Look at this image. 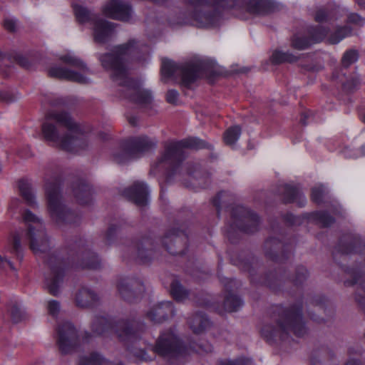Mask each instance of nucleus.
I'll list each match as a JSON object with an SVG mask.
<instances>
[{"instance_id": "7", "label": "nucleus", "mask_w": 365, "mask_h": 365, "mask_svg": "<svg viewBox=\"0 0 365 365\" xmlns=\"http://www.w3.org/2000/svg\"><path fill=\"white\" fill-rule=\"evenodd\" d=\"M74 14L76 18L81 22L85 23L91 21L93 24V35L94 41L98 43H104L108 41L113 34V24L97 19L94 15L90 13L84 6L81 5H74Z\"/></svg>"}, {"instance_id": "42", "label": "nucleus", "mask_w": 365, "mask_h": 365, "mask_svg": "<svg viewBox=\"0 0 365 365\" xmlns=\"http://www.w3.org/2000/svg\"><path fill=\"white\" fill-rule=\"evenodd\" d=\"M47 308L50 314L56 316L60 311V304L57 301H50L48 303Z\"/></svg>"}, {"instance_id": "45", "label": "nucleus", "mask_w": 365, "mask_h": 365, "mask_svg": "<svg viewBox=\"0 0 365 365\" xmlns=\"http://www.w3.org/2000/svg\"><path fill=\"white\" fill-rule=\"evenodd\" d=\"M178 93L175 90L168 91L166 94V100L169 103L175 104L178 101Z\"/></svg>"}, {"instance_id": "6", "label": "nucleus", "mask_w": 365, "mask_h": 365, "mask_svg": "<svg viewBox=\"0 0 365 365\" xmlns=\"http://www.w3.org/2000/svg\"><path fill=\"white\" fill-rule=\"evenodd\" d=\"M23 220L28 226L26 235L31 250L35 254L46 252L49 248V242L41 220L29 210L24 212Z\"/></svg>"}, {"instance_id": "20", "label": "nucleus", "mask_w": 365, "mask_h": 365, "mask_svg": "<svg viewBox=\"0 0 365 365\" xmlns=\"http://www.w3.org/2000/svg\"><path fill=\"white\" fill-rule=\"evenodd\" d=\"M99 300L98 295L88 288L80 289L76 295V304L81 307H89L96 304Z\"/></svg>"}, {"instance_id": "55", "label": "nucleus", "mask_w": 365, "mask_h": 365, "mask_svg": "<svg viewBox=\"0 0 365 365\" xmlns=\"http://www.w3.org/2000/svg\"><path fill=\"white\" fill-rule=\"evenodd\" d=\"M357 1V3L362 6H365V0H356Z\"/></svg>"}, {"instance_id": "23", "label": "nucleus", "mask_w": 365, "mask_h": 365, "mask_svg": "<svg viewBox=\"0 0 365 365\" xmlns=\"http://www.w3.org/2000/svg\"><path fill=\"white\" fill-rule=\"evenodd\" d=\"M209 324L208 319L202 314H196L189 319L190 327L196 334L202 332L209 326Z\"/></svg>"}, {"instance_id": "58", "label": "nucleus", "mask_w": 365, "mask_h": 365, "mask_svg": "<svg viewBox=\"0 0 365 365\" xmlns=\"http://www.w3.org/2000/svg\"><path fill=\"white\" fill-rule=\"evenodd\" d=\"M304 118H306V115H302V118H301V120H301V122H302V123L303 125H306V122H305V120H304Z\"/></svg>"}, {"instance_id": "30", "label": "nucleus", "mask_w": 365, "mask_h": 365, "mask_svg": "<svg viewBox=\"0 0 365 365\" xmlns=\"http://www.w3.org/2000/svg\"><path fill=\"white\" fill-rule=\"evenodd\" d=\"M109 327L107 319L101 317H96L91 324V329L95 335L102 334Z\"/></svg>"}, {"instance_id": "39", "label": "nucleus", "mask_w": 365, "mask_h": 365, "mask_svg": "<svg viewBox=\"0 0 365 365\" xmlns=\"http://www.w3.org/2000/svg\"><path fill=\"white\" fill-rule=\"evenodd\" d=\"M324 187L322 185L315 186L312 189V199L316 202L322 201V195L324 193Z\"/></svg>"}, {"instance_id": "24", "label": "nucleus", "mask_w": 365, "mask_h": 365, "mask_svg": "<svg viewBox=\"0 0 365 365\" xmlns=\"http://www.w3.org/2000/svg\"><path fill=\"white\" fill-rule=\"evenodd\" d=\"M135 282L129 279H121L117 284V289L119 294L125 300L131 301L133 297L135 295V292L129 287L133 288Z\"/></svg>"}, {"instance_id": "54", "label": "nucleus", "mask_w": 365, "mask_h": 365, "mask_svg": "<svg viewBox=\"0 0 365 365\" xmlns=\"http://www.w3.org/2000/svg\"><path fill=\"white\" fill-rule=\"evenodd\" d=\"M345 365H359V362L355 360L348 361Z\"/></svg>"}, {"instance_id": "43", "label": "nucleus", "mask_w": 365, "mask_h": 365, "mask_svg": "<svg viewBox=\"0 0 365 365\" xmlns=\"http://www.w3.org/2000/svg\"><path fill=\"white\" fill-rule=\"evenodd\" d=\"M250 363V360L240 359L237 361L224 360L220 362L219 365H247Z\"/></svg>"}, {"instance_id": "57", "label": "nucleus", "mask_w": 365, "mask_h": 365, "mask_svg": "<svg viewBox=\"0 0 365 365\" xmlns=\"http://www.w3.org/2000/svg\"><path fill=\"white\" fill-rule=\"evenodd\" d=\"M272 240H268V241H267V242H265V247H269V246L272 245Z\"/></svg>"}, {"instance_id": "19", "label": "nucleus", "mask_w": 365, "mask_h": 365, "mask_svg": "<svg viewBox=\"0 0 365 365\" xmlns=\"http://www.w3.org/2000/svg\"><path fill=\"white\" fill-rule=\"evenodd\" d=\"M49 75L51 77L58 78L60 79L67 80L80 84H88L89 80L88 78L84 77L83 75L76 73L73 71L65 69L62 68H52L49 71Z\"/></svg>"}, {"instance_id": "48", "label": "nucleus", "mask_w": 365, "mask_h": 365, "mask_svg": "<svg viewBox=\"0 0 365 365\" xmlns=\"http://www.w3.org/2000/svg\"><path fill=\"white\" fill-rule=\"evenodd\" d=\"M314 18L317 22H323L327 20L328 15L324 10L320 9L317 11Z\"/></svg>"}, {"instance_id": "33", "label": "nucleus", "mask_w": 365, "mask_h": 365, "mask_svg": "<svg viewBox=\"0 0 365 365\" xmlns=\"http://www.w3.org/2000/svg\"><path fill=\"white\" fill-rule=\"evenodd\" d=\"M297 57L291 53H283V51H274L272 55V61L274 63H294Z\"/></svg>"}, {"instance_id": "52", "label": "nucleus", "mask_w": 365, "mask_h": 365, "mask_svg": "<svg viewBox=\"0 0 365 365\" xmlns=\"http://www.w3.org/2000/svg\"><path fill=\"white\" fill-rule=\"evenodd\" d=\"M172 235H168L165 236L164 240H163V243L166 245V241L170 239V241H173L174 240L175 242H178V237L177 236L176 237H175L174 239H172Z\"/></svg>"}, {"instance_id": "5", "label": "nucleus", "mask_w": 365, "mask_h": 365, "mask_svg": "<svg viewBox=\"0 0 365 365\" xmlns=\"http://www.w3.org/2000/svg\"><path fill=\"white\" fill-rule=\"evenodd\" d=\"M205 66L202 63H189L178 66L170 60H163L161 74L163 78L180 77L181 83L188 87L203 75Z\"/></svg>"}, {"instance_id": "35", "label": "nucleus", "mask_w": 365, "mask_h": 365, "mask_svg": "<svg viewBox=\"0 0 365 365\" xmlns=\"http://www.w3.org/2000/svg\"><path fill=\"white\" fill-rule=\"evenodd\" d=\"M21 235L19 233H14L9 240V246L8 250L10 252L16 255L17 257H20V253L21 250Z\"/></svg>"}, {"instance_id": "50", "label": "nucleus", "mask_w": 365, "mask_h": 365, "mask_svg": "<svg viewBox=\"0 0 365 365\" xmlns=\"http://www.w3.org/2000/svg\"><path fill=\"white\" fill-rule=\"evenodd\" d=\"M349 21L352 23L362 24L364 23V19L356 14H351L349 16Z\"/></svg>"}, {"instance_id": "2", "label": "nucleus", "mask_w": 365, "mask_h": 365, "mask_svg": "<svg viewBox=\"0 0 365 365\" xmlns=\"http://www.w3.org/2000/svg\"><path fill=\"white\" fill-rule=\"evenodd\" d=\"M46 141L73 153H81L91 145L89 139L71 116L65 112L51 111L42 125Z\"/></svg>"}, {"instance_id": "16", "label": "nucleus", "mask_w": 365, "mask_h": 365, "mask_svg": "<svg viewBox=\"0 0 365 365\" xmlns=\"http://www.w3.org/2000/svg\"><path fill=\"white\" fill-rule=\"evenodd\" d=\"M64 270L61 263L51 266L49 273L46 276L45 284L48 292L56 295L63 284Z\"/></svg>"}, {"instance_id": "13", "label": "nucleus", "mask_w": 365, "mask_h": 365, "mask_svg": "<svg viewBox=\"0 0 365 365\" xmlns=\"http://www.w3.org/2000/svg\"><path fill=\"white\" fill-rule=\"evenodd\" d=\"M58 345L63 354L71 353L78 345V334L73 324L68 322L60 324L57 329Z\"/></svg>"}, {"instance_id": "61", "label": "nucleus", "mask_w": 365, "mask_h": 365, "mask_svg": "<svg viewBox=\"0 0 365 365\" xmlns=\"http://www.w3.org/2000/svg\"><path fill=\"white\" fill-rule=\"evenodd\" d=\"M167 249H168V250L171 253H173V254H175H175H180V253H181V252H180V251H179V252H171V251H170V248H168V247Z\"/></svg>"}, {"instance_id": "40", "label": "nucleus", "mask_w": 365, "mask_h": 365, "mask_svg": "<svg viewBox=\"0 0 365 365\" xmlns=\"http://www.w3.org/2000/svg\"><path fill=\"white\" fill-rule=\"evenodd\" d=\"M132 352L136 359L139 361H149L152 359V357L148 356L143 349H133Z\"/></svg>"}, {"instance_id": "59", "label": "nucleus", "mask_w": 365, "mask_h": 365, "mask_svg": "<svg viewBox=\"0 0 365 365\" xmlns=\"http://www.w3.org/2000/svg\"><path fill=\"white\" fill-rule=\"evenodd\" d=\"M84 340H86V341H88L89 340V334L88 333H86L84 334Z\"/></svg>"}, {"instance_id": "38", "label": "nucleus", "mask_w": 365, "mask_h": 365, "mask_svg": "<svg viewBox=\"0 0 365 365\" xmlns=\"http://www.w3.org/2000/svg\"><path fill=\"white\" fill-rule=\"evenodd\" d=\"M314 217L318 220L319 223L322 224V226H330L334 222V218L331 217L327 212H315Z\"/></svg>"}, {"instance_id": "27", "label": "nucleus", "mask_w": 365, "mask_h": 365, "mask_svg": "<svg viewBox=\"0 0 365 365\" xmlns=\"http://www.w3.org/2000/svg\"><path fill=\"white\" fill-rule=\"evenodd\" d=\"M170 294L175 300L179 302L184 301L189 296V292L184 289L176 279L171 283Z\"/></svg>"}, {"instance_id": "31", "label": "nucleus", "mask_w": 365, "mask_h": 365, "mask_svg": "<svg viewBox=\"0 0 365 365\" xmlns=\"http://www.w3.org/2000/svg\"><path fill=\"white\" fill-rule=\"evenodd\" d=\"M351 32V29L345 26L343 27L338 28L335 32L330 34L327 40L330 43H337L344 37L349 36Z\"/></svg>"}, {"instance_id": "21", "label": "nucleus", "mask_w": 365, "mask_h": 365, "mask_svg": "<svg viewBox=\"0 0 365 365\" xmlns=\"http://www.w3.org/2000/svg\"><path fill=\"white\" fill-rule=\"evenodd\" d=\"M271 0H251L247 4L248 12L254 14H266L273 10Z\"/></svg>"}, {"instance_id": "28", "label": "nucleus", "mask_w": 365, "mask_h": 365, "mask_svg": "<svg viewBox=\"0 0 365 365\" xmlns=\"http://www.w3.org/2000/svg\"><path fill=\"white\" fill-rule=\"evenodd\" d=\"M19 190L24 197V199L26 201L29 205H34L35 202L34 195L33 194L30 183L25 180H21L19 181Z\"/></svg>"}, {"instance_id": "11", "label": "nucleus", "mask_w": 365, "mask_h": 365, "mask_svg": "<svg viewBox=\"0 0 365 365\" xmlns=\"http://www.w3.org/2000/svg\"><path fill=\"white\" fill-rule=\"evenodd\" d=\"M153 351L162 356L172 358L181 354L182 347L177 336L172 331H168L159 336Z\"/></svg>"}, {"instance_id": "47", "label": "nucleus", "mask_w": 365, "mask_h": 365, "mask_svg": "<svg viewBox=\"0 0 365 365\" xmlns=\"http://www.w3.org/2000/svg\"><path fill=\"white\" fill-rule=\"evenodd\" d=\"M11 318L14 322H19L23 318V314L17 307H14L11 310Z\"/></svg>"}, {"instance_id": "41", "label": "nucleus", "mask_w": 365, "mask_h": 365, "mask_svg": "<svg viewBox=\"0 0 365 365\" xmlns=\"http://www.w3.org/2000/svg\"><path fill=\"white\" fill-rule=\"evenodd\" d=\"M360 84V79L357 76H354L349 79L345 84L344 88L349 91L356 88Z\"/></svg>"}, {"instance_id": "15", "label": "nucleus", "mask_w": 365, "mask_h": 365, "mask_svg": "<svg viewBox=\"0 0 365 365\" xmlns=\"http://www.w3.org/2000/svg\"><path fill=\"white\" fill-rule=\"evenodd\" d=\"M103 14L112 19L128 21L131 16L130 6L120 0H113L103 8Z\"/></svg>"}, {"instance_id": "14", "label": "nucleus", "mask_w": 365, "mask_h": 365, "mask_svg": "<svg viewBox=\"0 0 365 365\" xmlns=\"http://www.w3.org/2000/svg\"><path fill=\"white\" fill-rule=\"evenodd\" d=\"M327 29L319 26L315 28H311L309 30L310 35L309 38H306L301 34H295L293 36L291 41V46L294 49L302 51V49H306L311 43L318 42L324 39L327 36Z\"/></svg>"}, {"instance_id": "46", "label": "nucleus", "mask_w": 365, "mask_h": 365, "mask_svg": "<svg viewBox=\"0 0 365 365\" xmlns=\"http://www.w3.org/2000/svg\"><path fill=\"white\" fill-rule=\"evenodd\" d=\"M0 269L7 272L8 270L15 271L12 263L6 259H3L0 257Z\"/></svg>"}, {"instance_id": "51", "label": "nucleus", "mask_w": 365, "mask_h": 365, "mask_svg": "<svg viewBox=\"0 0 365 365\" xmlns=\"http://www.w3.org/2000/svg\"><path fill=\"white\" fill-rule=\"evenodd\" d=\"M84 267L90 269H96L98 267V263L95 257L93 258V261L91 263L84 264Z\"/></svg>"}, {"instance_id": "36", "label": "nucleus", "mask_w": 365, "mask_h": 365, "mask_svg": "<svg viewBox=\"0 0 365 365\" xmlns=\"http://www.w3.org/2000/svg\"><path fill=\"white\" fill-rule=\"evenodd\" d=\"M284 198L286 202L294 201L297 197H299L300 193L298 189L294 186L285 185L283 187Z\"/></svg>"}, {"instance_id": "53", "label": "nucleus", "mask_w": 365, "mask_h": 365, "mask_svg": "<svg viewBox=\"0 0 365 365\" xmlns=\"http://www.w3.org/2000/svg\"><path fill=\"white\" fill-rule=\"evenodd\" d=\"M18 202H19V200L17 199L11 200L10 205H9V208H11V209L14 208L15 206L16 205V204L18 203Z\"/></svg>"}, {"instance_id": "12", "label": "nucleus", "mask_w": 365, "mask_h": 365, "mask_svg": "<svg viewBox=\"0 0 365 365\" xmlns=\"http://www.w3.org/2000/svg\"><path fill=\"white\" fill-rule=\"evenodd\" d=\"M234 225L235 227L245 233H253L257 231L259 220L255 212H252L243 206H240L233 212Z\"/></svg>"}, {"instance_id": "49", "label": "nucleus", "mask_w": 365, "mask_h": 365, "mask_svg": "<svg viewBox=\"0 0 365 365\" xmlns=\"http://www.w3.org/2000/svg\"><path fill=\"white\" fill-rule=\"evenodd\" d=\"M4 26L8 31H13L16 28V21L11 19H6L4 21Z\"/></svg>"}, {"instance_id": "63", "label": "nucleus", "mask_w": 365, "mask_h": 365, "mask_svg": "<svg viewBox=\"0 0 365 365\" xmlns=\"http://www.w3.org/2000/svg\"><path fill=\"white\" fill-rule=\"evenodd\" d=\"M117 365H122V364H117Z\"/></svg>"}, {"instance_id": "56", "label": "nucleus", "mask_w": 365, "mask_h": 365, "mask_svg": "<svg viewBox=\"0 0 365 365\" xmlns=\"http://www.w3.org/2000/svg\"><path fill=\"white\" fill-rule=\"evenodd\" d=\"M360 118L362 120V122L365 123V112L360 115Z\"/></svg>"}, {"instance_id": "22", "label": "nucleus", "mask_w": 365, "mask_h": 365, "mask_svg": "<svg viewBox=\"0 0 365 365\" xmlns=\"http://www.w3.org/2000/svg\"><path fill=\"white\" fill-rule=\"evenodd\" d=\"M130 329L132 327L130 328L126 322H119L115 327L117 337L122 341H133L137 339L136 332L132 331Z\"/></svg>"}, {"instance_id": "26", "label": "nucleus", "mask_w": 365, "mask_h": 365, "mask_svg": "<svg viewBox=\"0 0 365 365\" xmlns=\"http://www.w3.org/2000/svg\"><path fill=\"white\" fill-rule=\"evenodd\" d=\"M74 196L78 202L86 204L91 200V191L88 185L80 184L74 187Z\"/></svg>"}, {"instance_id": "10", "label": "nucleus", "mask_w": 365, "mask_h": 365, "mask_svg": "<svg viewBox=\"0 0 365 365\" xmlns=\"http://www.w3.org/2000/svg\"><path fill=\"white\" fill-rule=\"evenodd\" d=\"M155 141L147 137L134 138L128 141L123 150L113 154V160L118 163H122L128 158H133L138 153L148 151L155 146Z\"/></svg>"}, {"instance_id": "3", "label": "nucleus", "mask_w": 365, "mask_h": 365, "mask_svg": "<svg viewBox=\"0 0 365 365\" xmlns=\"http://www.w3.org/2000/svg\"><path fill=\"white\" fill-rule=\"evenodd\" d=\"M290 329L298 336H303L306 332L305 327L302 322L299 308L293 307L284 311L277 322V328L270 324H266L261 329L260 334L266 341H271L277 337L282 338L283 335Z\"/></svg>"}, {"instance_id": "1", "label": "nucleus", "mask_w": 365, "mask_h": 365, "mask_svg": "<svg viewBox=\"0 0 365 365\" xmlns=\"http://www.w3.org/2000/svg\"><path fill=\"white\" fill-rule=\"evenodd\" d=\"M138 43L135 39H130L126 43L114 47L112 53L101 54L98 58L102 67L111 72L110 78L120 87L121 96L140 108H148L153 98L149 91L141 88L140 84L128 77L123 59L129 55L138 52Z\"/></svg>"}, {"instance_id": "4", "label": "nucleus", "mask_w": 365, "mask_h": 365, "mask_svg": "<svg viewBox=\"0 0 365 365\" xmlns=\"http://www.w3.org/2000/svg\"><path fill=\"white\" fill-rule=\"evenodd\" d=\"M187 3L192 9V19L199 26L214 24L217 13L229 6L227 0H187Z\"/></svg>"}, {"instance_id": "60", "label": "nucleus", "mask_w": 365, "mask_h": 365, "mask_svg": "<svg viewBox=\"0 0 365 365\" xmlns=\"http://www.w3.org/2000/svg\"><path fill=\"white\" fill-rule=\"evenodd\" d=\"M129 122L131 125H135V120L134 119H130L129 120Z\"/></svg>"}, {"instance_id": "18", "label": "nucleus", "mask_w": 365, "mask_h": 365, "mask_svg": "<svg viewBox=\"0 0 365 365\" xmlns=\"http://www.w3.org/2000/svg\"><path fill=\"white\" fill-rule=\"evenodd\" d=\"M124 195L139 206L145 205L148 202L147 187L142 182H135L130 187L124 190Z\"/></svg>"}, {"instance_id": "17", "label": "nucleus", "mask_w": 365, "mask_h": 365, "mask_svg": "<svg viewBox=\"0 0 365 365\" xmlns=\"http://www.w3.org/2000/svg\"><path fill=\"white\" fill-rule=\"evenodd\" d=\"M175 309L170 302H161L153 307L146 314L147 317L154 323H161L173 317Z\"/></svg>"}, {"instance_id": "25", "label": "nucleus", "mask_w": 365, "mask_h": 365, "mask_svg": "<svg viewBox=\"0 0 365 365\" xmlns=\"http://www.w3.org/2000/svg\"><path fill=\"white\" fill-rule=\"evenodd\" d=\"M107 361L99 353L93 351L87 354L78 359L77 365H106Z\"/></svg>"}, {"instance_id": "64", "label": "nucleus", "mask_w": 365, "mask_h": 365, "mask_svg": "<svg viewBox=\"0 0 365 365\" xmlns=\"http://www.w3.org/2000/svg\"><path fill=\"white\" fill-rule=\"evenodd\" d=\"M153 1H158V0H153Z\"/></svg>"}, {"instance_id": "37", "label": "nucleus", "mask_w": 365, "mask_h": 365, "mask_svg": "<svg viewBox=\"0 0 365 365\" xmlns=\"http://www.w3.org/2000/svg\"><path fill=\"white\" fill-rule=\"evenodd\" d=\"M358 59V53L355 50H349L345 52L342 57V65L345 68H348L355 63Z\"/></svg>"}, {"instance_id": "29", "label": "nucleus", "mask_w": 365, "mask_h": 365, "mask_svg": "<svg viewBox=\"0 0 365 365\" xmlns=\"http://www.w3.org/2000/svg\"><path fill=\"white\" fill-rule=\"evenodd\" d=\"M242 306V301L237 296L229 293L224 301V309L225 311L232 312L237 311Z\"/></svg>"}, {"instance_id": "62", "label": "nucleus", "mask_w": 365, "mask_h": 365, "mask_svg": "<svg viewBox=\"0 0 365 365\" xmlns=\"http://www.w3.org/2000/svg\"><path fill=\"white\" fill-rule=\"evenodd\" d=\"M21 64L23 66H26V65H25L24 63H22V62H21Z\"/></svg>"}, {"instance_id": "8", "label": "nucleus", "mask_w": 365, "mask_h": 365, "mask_svg": "<svg viewBox=\"0 0 365 365\" xmlns=\"http://www.w3.org/2000/svg\"><path fill=\"white\" fill-rule=\"evenodd\" d=\"M46 190L51 217L57 223H73L75 220L72 211L67 210L60 201L58 185L47 184Z\"/></svg>"}, {"instance_id": "44", "label": "nucleus", "mask_w": 365, "mask_h": 365, "mask_svg": "<svg viewBox=\"0 0 365 365\" xmlns=\"http://www.w3.org/2000/svg\"><path fill=\"white\" fill-rule=\"evenodd\" d=\"M307 276V271L304 267H299L296 274V278L294 279L297 284L302 283Z\"/></svg>"}, {"instance_id": "9", "label": "nucleus", "mask_w": 365, "mask_h": 365, "mask_svg": "<svg viewBox=\"0 0 365 365\" xmlns=\"http://www.w3.org/2000/svg\"><path fill=\"white\" fill-rule=\"evenodd\" d=\"M205 147V143L197 138H189L178 142H172L165 147L163 162L178 163L184 158L185 148L199 149Z\"/></svg>"}, {"instance_id": "34", "label": "nucleus", "mask_w": 365, "mask_h": 365, "mask_svg": "<svg viewBox=\"0 0 365 365\" xmlns=\"http://www.w3.org/2000/svg\"><path fill=\"white\" fill-rule=\"evenodd\" d=\"M61 59L65 63L72 66L73 67L80 68L83 71L86 69V66L85 63L78 57H76L73 54H71V53H68L64 56H61Z\"/></svg>"}, {"instance_id": "32", "label": "nucleus", "mask_w": 365, "mask_h": 365, "mask_svg": "<svg viewBox=\"0 0 365 365\" xmlns=\"http://www.w3.org/2000/svg\"><path fill=\"white\" fill-rule=\"evenodd\" d=\"M242 129L240 126H233L227 130L224 134V140L226 144H235L240 137Z\"/></svg>"}]
</instances>
